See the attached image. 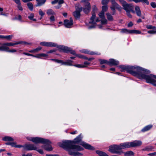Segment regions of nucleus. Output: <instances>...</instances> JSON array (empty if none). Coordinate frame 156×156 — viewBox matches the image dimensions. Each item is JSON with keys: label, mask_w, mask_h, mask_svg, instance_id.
<instances>
[{"label": "nucleus", "mask_w": 156, "mask_h": 156, "mask_svg": "<svg viewBox=\"0 0 156 156\" xmlns=\"http://www.w3.org/2000/svg\"><path fill=\"white\" fill-rule=\"evenodd\" d=\"M118 67L121 69V72L126 71L127 73L140 79L145 80L147 83H151L156 87V83H155L156 82V76L153 74L147 75L145 74L150 73V71L138 66L120 65Z\"/></svg>", "instance_id": "nucleus-1"}, {"label": "nucleus", "mask_w": 156, "mask_h": 156, "mask_svg": "<svg viewBox=\"0 0 156 156\" xmlns=\"http://www.w3.org/2000/svg\"><path fill=\"white\" fill-rule=\"evenodd\" d=\"M82 136L80 134L75 138L73 141L66 140L63 142L60 146L67 151L69 154L73 156H80L82 154L78 151L82 150L83 149L80 146L75 145V143H79L86 149L93 150L94 148L90 145L82 140Z\"/></svg>", "instance_id": "nucleus-2"}, {"label": "nucleus", "mask_w": 156, "mask_h": 156, "mask_svg": "<svg viewBox=\"0 0 156 156\" xmlns=\"http://www.w3.org/2000/svg\"><path fill=\"white\" fill-rule=\"evenodd\" d=\"M97 11V8L95 5L92 6V16L91 17L89 22V25L88 26L89 29H91L94 28L95 27L96 22H98L100 21L99 18H97L95 20L94 19L95 18L96 15L95 12Z\"/></svg>", "instance_id": "nucleus-3"}, {"label": "nucleus", "mask_w": 156, "mask_h": 156, "mask_svg": "<svg viewBox=\"0 0 156 156\" xmlns=\"http://www.w3.org/2000/svg\"><path fill=\"white\" fill-rule=\"evenodd\" d=\"M28 139L36 144L41 143L43 144H48L51 143L49 140L41 137H30L28 138Z\"/></svg>", "instance_id": "nucleus-4"}, {"label": "nucleus", "mask_w": 156, "mask_h": 156, "mask_svg": "<svg viewBox=\"0 0 156 156\" xmlns=\"http://www.w3.org/2000/svg\"><path fill=\"white\" fill-rule=\"evenodd\" d=\"M122 4L123 9L126 12H131L133 13H135V12L133 10V6L130 4H128L124 0H119Z\"/></svg>", "instance_id": "nucleus-5"}, {"label": "nucleus", "mask_w": 156, "mask_h": 156, "mask_svg": "<svg viewBox=\"0 0 156 156\" xmlns=\"http://www.w3.org/2000/svg\"><path fill=\"white\" fill-rule=\"evenodd\" d=\"M109 151L112 153L120 155L123 152L121 150L119 145H113L109 147Z\"/></svg>", "instance_id": "nucleus-6"}, {"label": "nucleus", "mask_w": 156, "mask_h": 156, "mask_svg": "<svg viewBox=\"0 0 156 156\" xmlns=\"http://www.w3.org/2000/svg\"><path fill=\"white\" fill-rule=\"evenodd\" d=\"M112 3V6L110 7L112 10L111 14L112 15H114L115 13V9H117L119 11H120L122 9V7L120 6L115 1V0H110Z\"/></svg>", "instance_id": "nucleus-7"}, {"label": "nucleus", "mask_w": 156, "mask_h": 156, "mask_svg": "<svg viewBox=\"0 0 156 156\" xmlns=\"http://www.w3.org/2000/svg\"><path fill=\"white\" fill-rule=\"evenodd\" d=\"M22 44H29V43L25 41H20L15 43H9L2 44L3 47L4 48L3 51H7L9 48L7 46H12L15 45Z\"/></svg>", "instance_id": "nucleus-8"}, {"label": "nucleus", "mask_w": 156, "mask_h": 156, "mask_svg": "<svg viewBox=\"0 0 156 156\" xmlns=\"http://www.w3.org/2000/svg\"><path fill=\"white\" fill-rule=\"evenodd\" d=\"M102 11L99 14V16L101 19V23L102 25H104L106 23L107 20L105 18L104 12L106 11L107 7L106 6H102Z\"/></svg>", "instance_id": "nucleus-9"}, {"label": "nucleus", "mask_w": 156, "mask_h": 156, "mask_svg": "<svg viewBox=\"0 0 156 156\" xmlns=\"http://www.w3.org/2000/svg\"><path fill=\"white\" fill-rule=\"evenodd\" d=\"M58 48L63 50L64 52L66 53L69 52L71 54L75 55H76L74 51L71 48L62 45H59Z\"/></svg>", "instance_id": "nucleus-10"}, {"label": "nucleus", "mask_w": 156, "mask_h": 156, "mask_svg": "<svg viewBox=\"0 0 156 156\" xmlns=\"http://www.w3.org/2000/svg\"><path fill=\"white\" fill-rule=\"evenodd\" d=\"M89 0H83L82 2H85V7L83 9V11L86 13H88L90 10V3L88 2Z\"/></svg>", "instance_id": "nucleus-11"}, {"label": "nucleus", "mask_w": 156, "mask_h": 156, "mask_svg": "<svg viewBox=\"0 0 156 156\" xmlns=\"http://www.w3.org/2000/svg\"><path fill=\"white\" fill-rule=\"evenodd\" d=\"M41 45L46 47H55L58 48V45L54 43L51 42H42L40 43Z\"/></svg>", "instance_id": "nucleus-12"}, {"label": "nucleus", "mask_w": 156, "mask_h": 156, "mask_svg": "<svg viewBox=\"0 0 156 156\" xmlns=\"http://www.w3.org/2000/svg\"><path fill=\"white\" fill-rule=\"evenodd\" d=\"M36 149V147L33 144H26L23 146V149L26 150H35Z\"/></svg>", "instance_id": "nucleus-13"}, {"label": "nucleus", "mask_w": 156, "mask_h": 156, "mask_svg": "<svg viewBox=\"0 0 156 156\" xmlns=\"http://www.w3.org/2000/svg\"><path fill=\"white\" fill-rule=\"evenodd\" d=\"M73 24V22L72 18H70V20H65L64 21V25L67 28H71Z\"/></svg>", "instance_id": "nucleus-14"}, {"label": "nucleus", "mask_w": 156, "mask_h": 156, "mask_svg": "<svg viewBox=\"0 0 156 156\" xmlns=\"http://www.w3.org/2000/svg\"><path fill=\"white\" fill-rule=\"evenodd\" d=\"M121 150L126 148L131 147L130 142H126L121 143L119 144Z\"/></svg>", "instance_id": "nucleus-15"}, {"label": "nucleus", "mask_w": 156, "mask_h": 156, "mask_svg": "<svg viewBox=\"0 0 156 156\" xmlns=\"http://www.w3.org/2000/svg\"><path fill=\"white\" fill-rule=\"evenodd\" d=\"M82 10V8H77L73 13V15L76 18H79L80 16V12Z\"/></svg>", "instance_id": "nucleus-16"}, {"label": "nucleus", "mask_w": 156, "mask_h": 156, "mask_svg": "<svg viewBox=\"0 0 156 156\" xmlns=\"http://www.w3.org/2000/svg\"><path fill=\"white\" fill-rule=\"evenodd\" d=\"M80 52L81 53L87 54L90 55H100V53L95 52H92L88 51L86 49H83L80 51Z\"/></svg>", "instance_id": "nucleus-17"}, {"label": "nucleus", "mask_w": 156, "mask_h": 156, "mask_svg": "<svg viewBox=\"0 0 156 156\" xmlns=\"http://www.w3.org/2000/svg\"><path fill=\"white\" fill-rule=\"evenodd\" d=\"M131 147H137L140 146L142 144L140 140H135L130 142Z\"/></svg>", "instance_id": "nucleus-18"}, {"label": "nucleus", "mask_w": 156, "mask_h": 156, "mask_svg": "<svg viewBox=\"0 0 156 156\" xmlns=\"http://www.w3.org/2000/svg\"><path fill=\"white\" fill-rule=\"evenodd\" d=\"M119 63L118 61L112 58L109 59V61H108V64L111 66H116Z\"/></svg>", "instance_id": "nucleus-19"}, {"label": "nucleus", "mask_w": 156, "mask_h": 156, "mask_svg": "<svg viewBox=\"0 0 156 156\" xmlns=\"http://www.w3.org/2000/svg\"><path fill=\"white\" fill-rule=\"evenodd\" d=\"M51 143L49 144H44L45 145L42 146V147L45 150L47 151H51L52 150V148L51 146L50 145Z\"/></svg>", "instance_id": "nucleus-20"}, {"label": "nucleus", "mask_w": 156, "mask_h": 156, "mask_svg": "<svg viewBox=\"0 0 156 156\" xmlns=\"http://www.w3.org/2000/svg\"><path fill=\"white\" fill-rule=\"evenodd\" d=\"M135 12H136L137 16L141 17V12L139 7L138 6H136L135 7Z\"/></svg>", "instance_id": "nucleus-21"}, {"label": "nucleus", "mask_w": 156, "mask_h": 156, "mask_svg": "<svg viewBox=\"0 0 156 156\" xmlns=\"http://www.w3.org/2000/svg\"><path fill=\"white\" fill-rule=\"evenodd\" d=\"M73 61L70 60H68L66 62H64L62 60H61V65H65L67 66H73L72 62Z\"/></svg>", "instance_id": "nucleus-22"}, {"label": "nucleus", "mask_w": 156, "mask_h": 156, "mask_svg": "<svg viewBox=\"0 0 156 156\" xmlns=\"http://www.w3.org/2000/svg\"><path fill=\"white\" fill-rule=\"evenodd\" d=\"M37 2V4L36 5V6H41L44 4L46 1V0H36Z\"/></svg>", "instance_id": "nucleus-23"}, {"label": "nucleus", "mask_w": 156, "mask_h": 156, "mask_svg": "<svg viewBox=\"0 0 156 156\" xmlns=\"http://www.w3.org/2000/svg\"><path fill=\"white\" fill-rule=\"evenodd\" d=\"M152 127V125H149L145 126L141 130V131L143 132H145L150 130Z\"/></svg>", "instance_id": "nucleus-24"}, {"label": "nucleus", "mask_w": 156, "mask_h": 156, "mask_svg": "<svg viewBox=\"0 0 156 156\" xmlns=\"http://www.w3.org/2000/svg\"><path fill=\"white\" fill-rule=\"evenodd\" d=\"M120 32L122 33L131 34V30L126 29H122L120 30Z\"/></svg>", "instance_id": "nucleus-25"}, {"label": "nucleus", "mask_w": 156, "mask_h": 156, "mask_svg": "<svg viewBox=\"0 0 156 156\" xmlns=\"http://www.w3.org/2000/svg\"><path fill=\"white\" fill-rule=\"evenodd\" d=\"M42 57H47L48 55L45 54L41 53L38 54L35 56V57L38 58H41Z\"/></svg>", "instance_id": "nucleus-26"}, {"label": "nucleus", "mask_w": 156, "mask_h": 156, "mask_svg": "<svg viewBox=\"0 0 156 156\" xmlns=\"http://www.w3.org/2000/svg\"><path fill=\"white\" fill-rule=\"evenodd\" d=\"M46 13L49 16L51 15H53L55 14V13L51 9H48L47 10Z\"/></svg>", "instance_id": "nucleus-27"}, {"label": "nucleus", "mask_w": 156, "mask_h": 156, "mask_svg": "<svg viewBox=\"0 0 156 156\" xmlns=\"http://www.w3.org/2000/svg\"><path fill=\"white\" fill-rule=\"evenodd\" d=\"M96 152L99 155V156H107L105 153L101 151L98 150L96 151Z\"/></svg>", "instance_id": "nucleus-28"}, {"label": "nucleus", "mask_w": 156, "mask_h": 156, "mask_svg": "<svg viewBox=\"0 0 156 156\" xmlns=\"http://www.w3.org/2000/svg\"><path fill=\"white\" fill-rule=\"evenodd\" d=\"M133 155V152L131 151H127L124 154L125 156H132Z\"/></svg>", "instance_id": "nucleus-29"}, {"label": "nucleus", "mask_w": 156, "mask_h": 156, "mask_svg": "<svg viewBox=\"0 0 156 156\" xmlns=\"http://www.w3.org/2000/svg\"><path fill=\"white\" fill-rule=\"evenodd\" d=\"M3 140L5 141H12L13 140V139L12 138L8 136H5L3 138Z\"/></svg>", "instance_id": "nucleus-30"}, {"label": "nucleus", "mask_w": 156, "mask_h": 156, "mask_svg": "<svg viewBox=\"0 0 156 156\" xmlns=\"http://www.w3.org/2000/svg\"><path fill=\"white\" fill-rule=\"evenodd\" d=\"M154 148L152 146H148L142 149V150L143 151H149L152 150Z\"/></svg>", "instance_id": "nucleus-31"}, {"label": "nucleus", "mask_w": 156, "mask_h": 156, "mask_svg": "<svg viewBox=\"0 0 156 156\" xmlns=\"http://www.w3.org/2000/svg\"><path fill=\"white\" fill-rule=\"evenodd\" d=\"M131 34H142L141 31L139 30H131Z\"/></svg>", "instance_id": "nucleus-32"}, {"label": "nucleus", "mask_w": 156, "mask_h": 156, "mask_svg": "<svg viewBox=\"0 0 156 156\" xmlns=\"http://www.w3.org/2000/svg\"><path fill=\"white\" fill-rule=\"evenodd\" d=\"M2 38H6L7 40H10L12 38L13 35H10L8 36H4L3 35H2Z\"/></svg>", "instance_id": "nucleus-33"}, {"label": "nucleus", "mask_w": 156, "mask_h": 156, "mask_svg": "<svg viewBox=\"0 0 156 156\" xmlns=\"http://www.w3.org/2000/svg\"><path fill=\"white\" fill-rule=\"evenodd\" d=\"M27 5L28 8L31 11H32L33 9V5L32 3H28L27 4Z\"/></svg>", "instance_id": "nucleus-34"}, {"label": "nucleus", "mask_w": 156, "mask_h": 156, "mask_svg": "<svg viewBox=\"0 0 156 156\" xmlns=\"http://www.w3.org/2000/svg\"><path fill=\"white\" fill-rule=\"evenodd\" d=\"M146 28L149 29H156V27L155 26H153L151 25H147L146 26Z\"/></svg>", "instance_id": "nucleus-35"}, {"label": "nucleus", "mask_w": 156, "mask_h": 156, "mask_svg": "<svg viewBox=\"0 0 156 156\" xmlns=\"http://www.w3.org/2000/svg\"><path fill=\"white\" fill-rule=\"evenodd\" d=\"M113 20V16L110 14L108 13V21H112Z\"/></svg>", "instance_id": "nucleus-36"}, {"label": "nucleus", "mask_w": 156, "mask_h": 156, "mask_svg": "<svg viewBox=\"0 0 156 156\" xmlns=\"http://www.w3.org/2000/svg\"><path fill=\"white\" fill-rule=\"evenodd\" d=\"M147 33L150 34H156V29H153L152 30H149L147 31Z\"/></svg>", "instance_id": "nucleus-37"}, {"label": "nucleus", "mask_w": 156, "mask_h": 156, "mask_svg": "<svg viewBox=\"0 0 156 156\" xmlns=\"http://www.w3.org/2000/svg\"><path fill=\"white\" fill-rule=\"evenodd\" d=\"M39 14L41 16V17H42L43 16H44V14H45L44 13V12L42 11V10H41V9H40L39 10Z\"/></svg>", "instance_id": "nucleus-38"}, {"label": "nucleus", "mask_w": 156, "mask_h": 156, "mask_svg": "<svg viewBox=\"0 0 156 156\" xmlns=\"http://www.w3.org/2000/svg\"><path fill=\"white\" fill-rule=\"evenodd\" d=\"M21 19H22L21 16V15H19L18 16V17H16L14 18H13V20H18L20 21H21Z\"/></svg>", "instance_id": "nucleus-39"}, {"label": "nucleus", "mask_w": 156, "mask_h": 156, "mask_svg": "<svg viewBox=\"0 0 156 156\" xmlns=\"http://www.w3.org/2000/svg\"><path fill=\"white\" fill-rule=\"evenodd\" d=\"M76 57H77L80 58H83L84 59H87L86 57L81 55H77L76 54Z\"/></svg>", "instance_id": "nucleus-40"}, {"label": "nucleus", "mask_w": 156, "mask_h": 156, "mask_svg": "<svg viewBox=\"0 0 156 156\" xmlns=\"http://www.w3.org/2000/svg\"><path fill=\"white\" fill-rule=\"evenodd\" d=\"M99 60L100 62V64L102 65L103 64L106 63L107 62V61L106 60H105L104 59H100Z\"/></svg>", "instance_id": "nucleus-41"}, {"label": "nucleus", "mask_w": 156, "mask_h": 156, "mask_svg": "<svg viewBox=\"0 0 156 156\" xmlns=\"http://www.w3.org/2000/svg\"><path fill=\"white\" fill-rule=\"evenodd\" d=\"M139 2H142L146 3L147 5L149 4V2L148 0H139Z\"/></svg>", "instance_id": "nucleus-42"}, {"label": "nucleus", "mask_w": 156, "mask_h": 156, "mask_svg": "<svg viewBox=\"0 0 156 156\" xmlns=\"http://www.w3.org/2000/svg\"><path fill=\"white\" fill-rule=\"evenodd\" d=\"M102 4L104 5V6H106L107 7V0H102Z\"/></svg>", "instance_id": "nucleus-43"}, {"label": "nucleus", "mask_w": 156, "mask_h": 156, "mask_svg": "<svg viewBox=\"0 0 156 156\" xmlns=\"http://www.w3.org/2000/svg\"><path fill=\"white\" fill-rule=\"evenodd\" d=\"M151 5L153 8H156V3L155 2H151Z\"/></svg>", "instance_id": "nucleus-44"}, {"label": "nucleus", "mask_w": 156, "mask_h": 156, "mask_svg": "<svg viewBox=\"0 0 156 156\" xmlns=\"http://www.w3.org/2000/svg\"><path fill=\"white\" fill-rule=\"evenodd\" d=\"M6 51L7 52H11V53H13L15 52H16V50L15 49H12V50H9L8 49L7 50V51Z\"/></svg>", "instance_id": "nucleus-45"}, {"label": "nucleus", "mask_w": 156, "mask_h": 156, "mask_svg": "<svg viewBox=\"0 0 156 156\" xmlns=\"http://www.w3.org/2000/svg\"><path fill=\"white\" fill-rule=\"evenodd\" d=\"M49 19L50 21L51 22H54L55 21V17L54 16L52 15L50 17Z\"/></svg>", "instance_id": "nucleus-46"}, {"label": "nucleus", "mask_w": 156, "mask_h": 156, "mask_svg": "<svg viewBox=\"0 0 156 156\" xmlns=\"http://www.w3.org/2000/svg\"><path fill=\"white\" fill-rule=\"evenodd\" d=\"M34 17V14L33 13H31L30 15L28 16V18L30 20H32Z\"/></svg>", "instance_id": "nucleus-47"}, {"label": "nucleus", "mask_w": 156, "mask_h": 156, "mask_svg": "<svg viewBox=\"0 0 156 156\" xmlns=\"http://www.w3.org/2000/svg\"><path fill=\"white\" fill-rule=\"evenodd\" d=\"M90 64V63L87 62H85L84 63V65H83L84 66V68L87 67Z\"/></svg>", "instance_id": "nucleus-48"}, {"label": "nucleus", "mask_w": 156, "mask_h": 156, "mask_svg": "<svg viewBox=\"0 0 156 156\" xmlns=\"http://www.w3.org/2000/svg\"><path fill=\"white\" fill-rule=\"evenodd\" d=\"M74 66L78 68H84L83 65L77 64L74 65Z\"/></svg>", "instance_id": "nucleus-49"}, {"label": "nucleus", "mask_w": 156, "mask_h": 156, "mask_svg": "<svg viewBox=\"0 0 156 156\" xmlns=\"http://www.w3.org/2000/svg\"><path fill=\"white\" fill-rule=\"evenodd\" d=\"M51 60L54 61L55 62L58 63H60L61 62V60H59L56 59H51Z\"/></svg>", "instance_id": "nucleus-50"}, {"label": "nucleus", "mask_w": 156, "mask_h": 156, "mask_svg": "<svg viewBox=\"0 0 156 156\" xmlns=\"http://www.w3.org/2000/svg\"><path fill=\"white\" fill-rule=\"evenodd\" d=\"M36 150L40 154H43L44 153L43 151L41 149H37Z\"/></svg>", "instance_id": "nucleus-51"}, {"label": "nucleus", "mask_w": 156, "mask_h": 156, "mask_svg": "<svg viewBox=\"0 0 156 156\" xmlns=\"http://www.w3.org/2000/svg\"><path fill=\"white\" fill-rule=\"evenodd\" d=\"M18 6H17V8H18V9L21 11H22L23 10V8L21 6V4H18Z\"/></svg>", "instance_id": "nucleus-52"}, {"label": "nucleus", "mask_w": 156, "mask_h": 156, "mask_svg": "<svg viewBox=\"0 0 156 156\" xmlns=\"http://www.w3.org/2000/svg\"><path fill=\"white\" fill-rule=\"evenodd\" d=\"M130 12H126V14L130 18H132V16L131 15L130 13Z\"/></svg>", "instance_id": "nucleus-53"}, {"label": "nucleus", "mask_w": 156, "mask_h": 156, "mask_svg": "<svg viewBox=\"0 0 156 156\" xmlns=\"http://www.w3.org/2000/svg\"><path fill=\"white\" fill-rule=\"evenodd\" d=\"M4 48L3 47L2 44L0 43V51H3Z\"/></svg>", "instance_id": "nucleus-54"}, {"label": "nucleus", "mask_w": 156, "mask_h": 156, "mask_svg": "<svg viewBox=\"0 0 156 156\" xmlns=\"http://www.w3.org/2000/svg\"><path fill=\"white\" fill-rule=\"evenodd\" d=\"M148 155L151 156H155L156 155V152H154L151 153H149L148 154Z\"/></svg>", "instance_id": "nucleus-55"}, {"label": "nucleus", "mask_w": 156, "mask_h": 156, "mask_svg": "<svg viewBox=\"0 0 156 156\" xmlns=\"http://www.w3.org/2000/svg\"><path fill=\"white\" fill-rule=\"evenodd\" d=\"M129 2H134L136 3L139 2V0H128Z\"/></svg>", "instance_id": "nucleus-56"}, {"label": "nucleus", "mask_w": 156, "mask_h": 156, "mask_svg": "<svg viewBox=\"0 0 156 156\" xmlns=\"http://www.w3.org/2000/svg\"><path fill=\"white\" fill-rule=\"evenodd\" d=\"M42 49V48L41 47H38V48L35 49V52H37L40 50H41Z\"/></svg>", "instance_id": "nucleus-57"}, {"label": "nucleus", "mask_w": 156, "mask_h": 156, "mask_svg": "<svg viewBox=\"0 0 156 156\" xmlns=\"http://www.w3.org/2000/svg\"><path fill=\"white\" fill-rule=\"evenodd\" d=\"M23 54L24 55H27L31 56H33L34 57H35V56L33 55H32V54H29V53H25L24 52L23 53Z\"/></svg>", "instance_id": "nucleus-58"}, {"label": "nucleus", "mask_w": 156, "mask_h": 156, "mask_svg": "<svg viewBox=\"0 0 156 156\" xmlns=\"http://www.w3.org/2000/svg\"><path fill=\"white\" fill-rule=\"evenodd\" d=\"M17 5L20 4V0H13Z\"/></svg>", "instance_id": "nucleus-59"}, {"label": "nucleus", "mask_w": 156, "mask_h": 156, "mask_svg": "<svg viewBox=\"0 0 156 156\" xmlns=\"http://www.w3.org/2000/svg\"><path fill=\"white\" fill-rule=\"evenodd\" d=\"M58 0H54L53 1H52L51 2V4H54L57 3L58 2Z\"/></svg>", "instance_id": "nucleus-60"}, {"label": "nucleus", "mask_w": 156, "mask_h": 156, "mask_svg": "<svg viewBox=\"0 0 156 156\" xmlns=\"http://www.w3.org/2000/svg\"><path fill=\"white\" fill-rule=\"evenodd\" d=\"M133 23L132 22H130L128 24V27H130L133 26Z\"/></svg>", "instance_id": "nucleus-61"}, {"label": "nucleus", "mask_w": 156, "mask_h": 156, "mask_svg": "<svg viewBox=\"0 0 156 156\" xmlns=\"http://www.w3.org/2000/svg\"><path fill=\"white\" fill-rule=\"evenodd\" d=\"M11 146L13 147H16V143L14 142L11 143Z\"/></svg>", "instance_id": "nucleus-62"}, {"label": "nucleus", "mask_w": 156, "mask_h": 156, "mask_svg": "<svg viewBox=\"0 0 156 156\" xmlns=\"http://www.w3.org/2000/svg\"><path fill=\"white\" fill-rule=\"evenodd\" d=\"M55 50L53 49V50H51L48 51V53H52L53 52H55Z\"/></svg>", "instance_id": "nucleus-63"}, {"label": "nucleus", "mask_w": 156, "mask_h": 156, "mask_svg": "<svg viewBox=\"0 0 156 156\" xmlns=\"http://www.w3.org/2000/svg\"><path fill=\"white\" fill-rule=\"evenodd\" d=\"M46 156H58L57 155H52V154H46Z\"/></svg>", "instance_id": "nucleus-64"}]
</instances>
